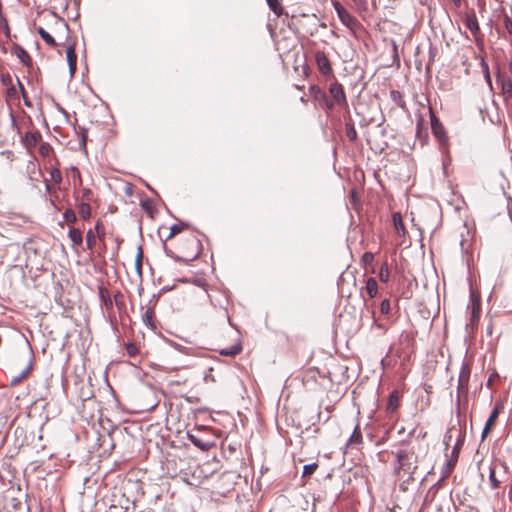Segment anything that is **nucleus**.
Wrapping results in <instances>:
<instances>
[{"mask_svg": "<svg viewBox=\"0 0 512 512\" xmlns=\"http://www.w3.org/2000/svg\"><path fill=\"white\" fill-rule=\"evenodd\" d=\"M374 260V255L371 252H365L362 256V262L364 264H371Z\"/></svg>", "mask_w": 512, "mask_h": 512, "instance_id": "obj_38", "label": "nucleus"}, {"mask_svg": "<svg viewBox=\"0 0 512 512\" xmlns=\"http://www.w3.org/2000/svg\"><path fill=\"white\" fill-rule=\"evenodd\" d=\"M32 369H33V358L31 357L26 368L19 375L12 377V379L10 381V385L16 386V385L20 384L24 379H26L28 377V375L32 371Z\"/></svg>", "mask_w": 512, "mask_h": 512, "instance_id": "obj_14", "label": "nucleus"}, {"mask_svg": "<svg viewBox=\"0 0 512 512\" xmlns=\"http://www.w3.org/2000/svg\"><path fill=\"white\" fill-rule=\"evenodd\" d=\"M51 146L48 143H44L40 146L39 152L42 156L46 157L49 155Z\"/></svg>", "mask_w": 512, "mask_h": 512, "instance_id": "obj_37", "label": "nucleus"}, {"mask_svg": "<svg viewBox=\"0 0 512 512\" xmlns=\"http://www.w3.org/2000/svg\"><path fill=\"white\" fill-rule=\"evenodd\" d=\"M95 242H96V240H95V234H94V232H93V230H92V229H89V230L87 231V234H86V244H87V248H88V249H90V250H91V249H93V247H94V245H95Z\"/></svg>", "mask_w": 512, "mask_h": 512, "instance_id": "obj_27", "label": "nucleus"}, {"mask_svg": "<svg viewBox=\"0 0 512 512\" xmlns=\"http://www.w3.org/2000/svg\"><path fill=\"white\" fill-rule=\"evenodd\" d=\"M362 442H363L362 432H361L359 424H357L354 427L353 432L347 441V446L348 447H356V446H359L360 444H362Z\"/></svg>", "mask_w": 512, "mask_h": 512, "instance_id": "obj_13", "label": "nucleus"}, {"mask_svg": "<svg viewBox=\"0 0 512 512\" xmlns=\"http://www.w3.org/2000/svg\"><path fill=\"white\" fill-rule=\"evenodd\" d=\"M335 9L342 23L349 29H353L356 20L350 15V13L338 2L335 3Z\"/></svg>", "mask_w": 512, "mask_h": 512, "instance_id": "obj_9", "label": "nucleus"}, {"mask_svg": "<svg viewBox=\"0 0 512 512\" xmlns=\"http://www.w3.org/2000/svg\"><path fill=\"white\" fill-rule=\"evenodd\" d=\"M390 301L388 299H384L380 304V311L382 314H388L390 312Z\"/></svg>", "mask_w": 512, "mask_h": 512, "instance_id": "obj_36", "label": "nucleus"}, {"mask_svg": "<svg viewBox=\"0 0 512 512\" xmlns=\"http://www.w3.org/2000/svg\"><path fill=\"white\" fill-rule=\"evenodd\" d=\"M346 135L351 141L357 138V132L353 125H346Z\"/></svg>", "mask_w": 512, "mask_h": 512, "instance_id": "obj_32", "label": "nucleus"}, {"mask_svg": "<svg viewBox=\"0 0 512 512\" xmlns=\"http://www.w3.org/2000/svg\"><path fill=\"white\" fill-rule=\"evenodd\" d=\"M469 308L471 310V316H470V322H469L468 326H471V328L474 329V327H476L478 325L479 319H480V314H481L480 301L477 298L472 296Z\"/></svg>", "mask_w": 512, "mask_h": 512, "instance_id": "obj_5", "label": "nucleus"}, {"mask_svg": "<svg viewBox=\"0 0 512 512\" xmlns=\"http://www.w3.org/2000/svg\"><path fill=\"white\" fill-rule=\"evenodd\" d=\"M389 276H390V272H389L388 264L384 263V264H382L380 271H379V279H380V281L387 283L389 281Z\"/></svg>", "mask_w": 512, "mask_h": 512, "instance_id": "obj_23", "label": "nucleus"}, {"mask_svg": "<svg viewBox=\"0 0 512 512\" xmlns=\"http://www.w3.org/2000/svg\"><path fill=\"white\" fill-rule=\"evenodd\" d=\"M365 290L370 298L376 297L378 293V284L374 278H368L366 281Z\"/></svg>", "mask_w": 512, "mask_h": 512, "instance_id": "obj_20", "label": "nucleus"}, {"mask_svg": "<svg viewBox=\"0 0 512 512\" xmlns=\"http://www.w3.org/2000/svg\"><path fill=\"white\" fill-rule=\"evenodd\" d=\"M391 98L401 107L404 106V102L402 101V96L399 91H391Z\"/></svg>", "mask_w": 512, "mask_h": 512, "instance_id": "obj_34", "label": "nucleus"}, {"mask_svg": "<svg viewBox=\"0 0 512 512\" xmlns=\"http://www.w3.org/2000/svg\"><path fill=\"white\" fill-rule=\"evenodd\" d=\"M414 453L407 449H401L396 453L397 459V469L403 470L406 473H412V470L415 468L412 466V459Z\"/></svg>", "mask_w": 512, "mask_h": 512, "instance_id": "obj_1", "label": "nucleus"}, {"mask_svg": "<svg viewBox=\"0 0 512 512\" xmlns=\"http://www.w3.org/2000/svg\"><path fill=\"white\" fill-rule=\"evenodd\" d=\"M315 61H316L318 70L320 71V73L322 75H324L326 77H329V76L333 75V70H332L330 61H329V59L327 58V56L325 55L324 52L317 51L315 53Z\"/></svg>", "mask_w": 512, "mask_h": 512, "instance_id": "obj_3", "label": "nucleus"}, {"mask_svg": "<svg viewBox=\"0 0 512 512\" xmlns=\"http://www.w3.org/2000/svg\"><path fill=\"white\" fill-rule=\"evenodd\" d=\"M63 219L68 224H74L77 221V216L73 209L68 208L63 213Z\"/></svg>", "mask_w": 512, "mask_h": 512, "instance_id": "obj_22", "label": "nucleus"}, {"mask_svg": "<svg viewBox=\"0 0 512 512\" xmlns=\"http://www.w3.org/2000/svg\"><path fill=\"white\" fill-rule=\"evenodd\" d=\"M68 237L74 246H80L83 242L82 232L77 228H71L68 232Z\"/></svg>", "mask_w": 512, "mask_h": 512, "instance_id": "obj_19", "label": "nucleus"}, {"mask_svg": "<svg viewBox=\"0 0 512 512\" xmlns=\"http://www.w3.org/2000/svg\"><path fill=\"white\" fill-rule=\"evenodd\" d=\"M78 211H79L80 216L84 220L89 219L91 216V207L88 202H81L78 205Z\"/></svg>", "mask_w": 512, "mask_h": 512, "instance_id": "obj_21", "label": "nucleus"}, {"mask_svg": "<svg viewBox=\"0 0 512 512\" xmlns=\"http://www.w3.org/2000/svg\"><path fill=\"white\" fill-rule=\"evenodd\" d=\"M464 23L467 29L471 32H478L479 25L474 12L466 13L464 16Z\"/></svg>", "mask_w": 512, "mask_h": 512, "instance_id": "obj_15", "label": "nucleus"}, {"mask_svg": "<svg viewBox=\"0 0 512 512\" xmlns=\"http://www.w3.org/2000/svg\"><path fill=\"white\" fill-rule=\"evenodd\" d=\"M14 54L21 61V63H23L25 66L31 65V58H30L29 54L21 46H19V45L14 46Z\"/></svg>", "mask_w": 512, "mask_h": 512, "instance_id": "obj_18", "label": "nucleus"}, {"mask_svg": "<svg viewBox=\"0 0 512 512\" xmlns=\"http://www.w3.org/2000/svg\"><path fill=\"white\" fill-rule=\"evenodd\" d=\"M126 351H127V354L130 356V357H134L138 354V348L135 344L133 343H128L126 344Z\"/></svg>", "mask_w": 512, "mask_h": 512, "instance_id": "obj_33", "label": "nucleus"}, {"mask_svg": "<svg viewBox=\"0 0 512 512\" xmlns=\"http://www.w3.org/2000/svg\"><path fill=\"white\" fill-rule=\"evenodd\" d=\"M240 350H241L240 348L234 347L230 350H222L221 354L227 355V356H234V355L238 354L240 352Z\"/></svg>", "mask_w": 512, "mask_h": 512, "instance_id": "obj_41", "label": "nucleus"}, {"mask_svg": "<svg viewBox=\"0 0 512 512\" xmlns=\"http://www.w3.org/2000/svg\"><path fill=\"white\" fill-rule=\"evenodd\" d=\"M497 82L500 84L501 91L506 99L512 98V80L509 76L497 73Z\"/></svg>", "mask_w": 512, "mask_h": 512, "instance_id": "obj_7", "label": "nucleus"}, {"mask_svg": "<svg viewBox=\"0 0 512 512\" xmlns=\"http://www.w3.org/2000/svg\"><path fill=\"white\" fill-rule=\"evenodd\" d=\"M310 93L316 98V99H321V98H326V95L324 92H322V90L318 87V86H311L310 87Z\"/></svg>", "mask_w": 512, "mask_h": 512, "instance_id": "obj_30", "label": "nucleus"}, {"mask_svg": "<svg viewBox=\"0 0 512 512\" xmlns=\"http://www.w3.org/2000/svg\"><path fill=\"white\" fill-rule=\"evenodd\" d=\"M326 100V106L328 109H332L333 106H334V103L333 101H330V100H327L326 98H324Z\"/></svg>", "mask_w": 512, "mask_h": 512, "instance_id": "obj_47", "label": "nucleus"}, {"mask_svg": "<svg viewBox=\"0 0 512 512\" xmlns=\"http://www.w3.org/2000/svg\"><path fill=\"white\" fill-rule=\"evenodd\" d=\"M352 1H353L354 6L359 11H367V9H368V2H367V0H352Z\"/></svg>", "mask_w": 512, "mask_h": 512, "instance_id": "obj_31", "label": "nucleus"}, {"mask_svg": "<svg viewBox=\"0 0 512 512\" xmlns=\"http://www.w3.org/2000/svg\"><path fill=\"white\" fill-rule=\"evenodd\" d=\"M18 83H19L21 90L24 91V87H23L22 83L20 81H18Z\"/></svg>", "mask_w": 512, "mask_h": 512, "instance_id": "obj_51", "label": "nucleus"}, {"mask_svg": "<svg viewBox=\"0 0 512 512\" xmlns=\"http://www.w3.org/2000/svg\"><path fill=\"white\" fill-rule=\"evenodd\" d=\"M505 25L508 32H512V21L505 16Z\"/></svg>", "mask_w": 512, "mask_h": 512, "instance_id": "obj_43", "label": "nucleus"}, {"mask_svg": "<svg viewBox=\"0 0 512 512\" xmlns=\"http://www.w3.org/2000/svg\"><path fill=\"white\" fill-rule=\"evenodd\" d=\"M392 221L396 234L400 237H404L407 231L404 226L401 214L399 212L393 213Z\"/></svg>", "mask_w": 512, "mask_h": 512, "instance_id": "obj_12", "label": "nucleus"}, {"mask_svg": "<svg viewBox=\"0 0 512 512\" xmlns=\"http://www.w3.org/2000/svg\"><path fill=\"white\" fill-rule=\"evenodd\" d=\"M82 198L86 201H91L93 198V192L88 188H84L82 190Z\"/></svg>", "mask_w": 512, "mask_h": 512, "instance_id": "obj_39", "label": "nucleus"}, {"mask_svg": "<svg viewBox=\"0 0 512 512\" xmlns=\"http://www.w3.org/2000/svg\"><path fill=\"white\" fill-rule=\"evenodd\" d=\"M456 7H460L462 0H451Z\"/></svg>", "mask_w": 512, "mask_h": 512, "instance_id": "obj_49", "label": "nucleus"}, {"mask_svg": "<svg viewBox=\"0 0 512 512\" xmlns=\"http://www.w3.org/2000/svg\"><path fill=\"white\" fill-rule=\"evenodd\" d=\"M489 481H490V484H491V488L492 489H497L499 488L500 486V481L496 478L495 476V470L494 469H490V472H489Z\"/></svg>", "mask_w": 512, "mask_h": 512, "instance_id": "obj_29", "label": "nucleus"}, {"mask_svg": "<svg viewBox=\"0 0 512 512\" xmlns=\"http://www.w3.org/2000/svg\"><path fill=\"white\" fill-rule=\"evenodd\" d=\"M49 174H50L51 180L55 184H60L62 182V174L58 168H56V167L51 168L49 171Z\"/></svg>", "mask_w": 512, "mask_h": 512, "instance_id": "obj_25", "label": "nucleus"}, {"mask_svg": "<svg viewBox=\"0 0 512 512\" xmlns=\"http://www.w3.org/2000/svg\"><path fill=\"white\" fill-rule=\"evenodd\" d=\"M270 9L277 15H280L283 11V7L279 0H266Z\"/></svg>", "mask_w": 512, "mask_h": 512, "instance_id": "obj_24", "label": "nucleus"}, {"mask_svg": "<svg viewBox=\"0 0 512 512\" xmlns=\"http://www.w3.org/2000/svg\"><path fill=\"white\" fill-rule=\"evenodd\" d=\"M431 129L434 136L441 143H445L447 141V136L443 125L433 114L431 115Z\"/></svg>", "mask_w": 512, "mask_h": 512, "instance_id": "obj_8", "label": "nucleus"}, {"mask_svg": "<svg viewBox=\"0 0 512 512\" xmlns=\"http://www.w3.org/2000/svg\"><path fill=\"white\" fill-rule=\"evenodd\" d=\"M502 409V405L500 403H497L493 410L491 411V414L490 416L488 417L486 423H485V426L482 430V433H481V438L482 440H484L487 435L491 432L493 426L495 425L497 419H498V416H499V413Z\"/></svg>", "mask_w": 512, "mask_h": 512, "instance_id": "obj_4", "label": "nucleus"}, {"mask_svg": "<svg viewBox=\"0 0 512 512\" xmlns=\"http://www.w3.org/2000/svg\"><path fill=\"white\" fill-rule=\"evenodd\" d=\"M40 35L48 45L53 46L56 44L55 39L53 38L52 34H40Z\"/></svg>", "mask_w": 512, "mask_h": 512, "instance_id": "obj_40", "label": "nucleus"}, {"mask_svg": "<svg viewBox=\"0 0 512 512\" xmlns=\"http://www.w3.org/2000/svg\"><path fill=\"white\" fill-rule=\"evenodd\" d=\"M399 393L398 391H392L387 401L386 410L388 413H393L399 406Z\"/></svg>", "mask_w": 512, "mask_h": 512, "instance_id": "obj_17", "label": "nucleus"}, {"mask_svg": "<svg viewBox=\"0 0 512 512\" xmlns=\"http://www.w3.org/2000/svg\"><path fill=\"white\" fill-rule=\"evenodd\" d=\"M45 188L47 192H51L53 190V186L48 180H45Z\"/></svg>", "mask_w": 512, "mask_h": 512, "instance_id": "obj_44", "label": "nucleus"}, {"mask_svg": "<svg viewBox=\"0 0 512 512\" xmlns=\"http://www.w3.org/2000/svg\"><path fill=\"white\" fill-rule=\"evenodd\" d=\"M187 438L194 446L201 449L202 451H208L212 447L210 442L203 441L194 434L187 433Z\"/></svg>", "mask_w": 512, "mask_h": 512, "instance_id": "obj_16", "label": "nucleus"}, {"mask_svg": "<svg viewBox=\"0 0 512 512\" xmlns=\"http://www.w3.org/2000/svg\"><path fill=\"white\" fill-rule=\"evenodd\" d=\"M481 67L483 69L485 81L488 84V86L490 87V89H492V80L490 77L489 66L483 59L481 61Z\"/></svg>", "mask_w": 512, "mask_h": 512, "instance_id": "obj_26", "label": "nucleus"}, {"mask_svg": "<svg viewBox=\"0 0 512 512\" xmlns=\"http://www.w3.org/2000/svg\"><path fill=\"white\" fill-rule=\"evenodd\" d=\"M100 228H101V225L99 223H97L96 226H95V229H96V231L98 233V236L99 237H103L104 236V232H100Z\"/></svg>", "mask_w": 512, "mask_h": 512, "instance_id": "obj_45", "label": "nucleus"}, {"mask_svg": "<svg viewBox=\"0 0 512 512\" xmlns=\"http://www.w3.org/2000/svg\"><path fill=\"white\" fill-rule=\"evenodd\" d=\"M458 449H459V448H458V445H456V446L454 447V449H453V453L457 452V450H458Z\"/></svg>", "mask_w": 512, "mask_h": 512, "instance_id": "obj_52", "label": "nucleus"}, {"mask_svg": "<svg viewBox=\"0 0 512 512\" xmlns=\"http://www.w3.org/2000/svg\"><path fill=\"white\" fill-rule=\"evenodd\" d=\"M182 230H183V226L182 225H178V224L173 225L170 228V233H169L167 239H170V238L174 237L175 235L179 234Z\"/></svg>", "mask_w": 512, "mask_h": 512, "instance_id": "obj_35", "label": "nucleus"}, {"mask_svg": "<svg viewBox=\"0 0 512 512\" xmlns=\"http://www.w3.org/2000/svg\"><path fill=\"white\" fill-rule=\"evenodd\" d=\"M471 375V367L470 364L465 362L462 364L459 377H458V386H457V394L460 397L461 395H465L468 392V384Z\"/></svg>", "mask_w": 512, "mask_h": 512, "instance_id": "obj_2", "label": "nucleus"}, {"mask_svg": "<svg viewBox=\"0 0 512 512\" xmlns=\"http://www.w3.org/2000/svg\"><path fill=\"white\" fill-rule=\"evenodd\" d=\"M37 32L42 33V32H45V30H44L42 27H39V28L37 29Z\"/></svg>", "mask_w": 512, "mask_h": 512, "instance_id": "obj_50", "label": "nucleus"}, {"mask_svg": "<svg viewBox=\"0 0 512 512\" xmlns=\"http://www.w3.org/2000/svg\"><path fill=\"white\" fill-rule=\"evenodd\" d=\"M72 171L74 173V178H78L80 180V172L77 168L73 167Z\"/></svg>", "mask_w": 512, "mask_h": 512, "instance_id": "obj_46", "label": "nucleus"}, {"mask_svg": "<svg viewBox=\"0 0 512 512\" xmlns=\"http://www.w3.org/2000/svg\"><path fill=\"white\" fill-rule=\"evenodd\" d=\"M40 140L41 134L38 131H27L22 137V142L28 149L35 147Z\"/></svg>", "mask_w": 512, "mask_h": 512, "instance_id": "obj_11", "label": "nucleus"}, {"mask_svg": "<svg viewBox=\"0 0 512 512\" xmlns=\"http://www.w3.org/2000/svg\"><path fill=\"white\" fill-rule=\"evenodd\" d=\"M329 92L331 94V96L333 97V100L343 106V105H346V95H345V92H344V89H343V86L341 84H339L338 82H335L333 84H331L330 88H329Z\"/></svg>", "mask_w": 512, "mask_h": 512, "instance_id": "obj_6", "label": "nucleus"}, {"mask_svg": "<svg viewBox=\"0 0 512 512\" xmlns=\"http://www.w3.org/2000/svg\"><path fill=\"white\" fill-rule=\"evenodd\" d=\"M53 18L56 20V22L64 27L67 28V25L61 20V19H57L54 15H53Z\"/></svg>", "mask_w": 512, "mask_h": 512, "instance_id": "obj_48", "label": "nucleus"}, {"mask_svg": "<svg viewBox=\"0 0 512 512\" xmlns=\"http://www.w3.org/2000/svg\"><path fill=\"white\" fill-rule=\"evenodd\" d=\"M135 265H136V269L140 272L141 265H142V250H141V248H139Z\"/></svg>", "mask_w": 512, "mask_h": 512, "instance_id": "obj_42", "label": "nucleus"}, {"mask_svg": "<svg viewBox=\"0 0 512 512\" xmlns=\"http://www.w3.org/2000/svg\"><path fill=\"white\" fill-rule=\"evenodd\" d=\"M66 58H67L70 74H71V76H73L77 69V54L75 52L74 44L67 45Z\"/></svg>", "mask_w": 512, "mask_h": 512, "instance_id": "obj_10", "label": "nucleus"}, {"mask_svg": "<svg viewBox=\"0 0 512 512\" xmlns=\"http://www.w3.org/2000/svg\"><path fill=\"white\" fill-rule=\"evenodd\" d=\"M318 468V465L316 463H310V464H307L303 467V473H302V476L303 477H306V476H310L312 475Z\"/></svg>", "mask_w": 512, "mask_h": 512, "instance_id": "obj_28", "label": "nucleus"}]
</instances>
